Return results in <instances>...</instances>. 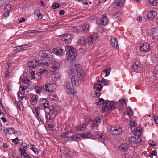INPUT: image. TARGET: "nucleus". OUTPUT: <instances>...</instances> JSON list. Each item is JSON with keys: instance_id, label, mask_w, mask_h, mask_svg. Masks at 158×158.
I'll use <instances>...</instances> for the list:
<instances>
[{"instance_id": "obj_1", "label": "nucleus", "mask_w": 158, "mask_h": 158, "mask_svg": "<svg viewBox=\"0 0 158 158\" xmlns=\"http://www.w3.org/2000/svg\"><path fill=\"white\" fill-rule=\"evenodd\" d=\"M65 50L68 54L67 59L70 61H73L77 55L75 50L72 47L69 45H67L65 47Z\"/></svg>"}, {"instance_id": "obj_2", "label": "nucleus", "mask_w": 158, "mask_h": 158, "mask_svg": "<svg viewBox=\"0 0 158 158\" xmlns=\"http://www.w3.org/2000/svg\"><path fill=\"white\" fill-rule=\"evenodd\" d=\"M116 103L114 101H109L106 100L103 103V107L101 110L102 112H104L107 110H112L115 109Z\"/></svg>"}, {"instance_id": "obj_3", "label": "nucleus", "mask_w": 158, "mask_h": 158, "mask_svg": "<svg viewBox=\"0 0 158 158\" xmlns=\"http://www.w3.org/2000/svg\"><path fill=\"white\" fill-rule=\"evenodd\" d=\"M20 80L21 81L26 84V85L23 86H24L27 88L28 89H32V85L30 84L31 81L28 79L26 73L24 74L23 75L21 76L20 77Z\"/></svg>"}, {"instance_id": "obj_4", "label": "nucleus", "mask_w": 158, "mask_h": 158, "mask_svg": "<svg viewBox=\"0 0 158 158\" xmlns=\"http://www.w3.org/2000/svg\"><path fill=\"white\" fill-rule=\"evenodd\" d=\"M81 68L80 67V65L77 64L73 65L70 67L69 71V73L71 75H73L76 72L77 73H81Z\"/></svg>"}, {"instance_id": "obj_5", "label": "nucleus", "mask_w": 158, "mask_h": 158, "mask_svg": "<svg viewBox=\"0 0 158 158\" xmlns=\"http://www.w3.org/2000/svg\"><path fill=\"white\" fill-rule=\"evenodd\" d=\"M64 88L66 89V92L69 94L75 92L73 84L70 81H67L65 82Z\"/></svg>"}, {"instance_id": "obj_6", "label": "nucleus", "mask_w": 158, "mask_h": 158, "mask_svg": "<svg viewBox=\"0 0 158 158\" xmlns=\"http://www.w3.org/2000/svg\"><path fill=\"white\" fill-rule=\"evenodd\" d=\"M140 139L138 137H131L129 139L130 144L132 148H135L137 146V144L140 141Z\"/></svg>"}, {"instance_id": "obj_7", "label": "nucleus", "mask_w": 158, "mask_h": 158, "mask_svg": "<svg viewBox=\"0 0 158 158\" xmlns=\"http://www.w3.org/2000/svg\"><path fill=\"white\" fill-rule=\"evenodd\" d=\"M50 63L51 64V68L53 69L52 71H55L60 68V63L52 59L49 60Z\"/></svg>"}, {"instance_id": "obj_8", "label": "nucleus", "mask_w": 158, "mask_h": 158, "mask_svg": "<svg viewBox=\"0 0 158 158\" xmlns=\"http://www.w3.org/2000/svg\"><path fill=\"white\" fill-rule=\"evenodd\" d=\"M111 133L114 135H118L122 133V129L119 127H111L110 128Z\"/></svg>"}, {"instance_id": "obj_9", "label": "nucleus", "mask_w": 158, "mask_h": 158, "mask_svg": "<svg viewBox=\"0 0 158 158\" xmlns=\"http://www.w3.org/2000/svg\"><path fill=\"white\" fill-rule=\"evenodd\" d=\"M71 35L69 34H63L60 37V39L66 43H69L71 41Z\"/></svg>"}, {"instance_id": "obj_10", "label": "nucleus", "mask_w": 158, "mask_h": 158, "mask_svg": "<svg viewBox=\"0 0 158 158\" xmlns=\"http://www.w3.org/2000/svg\"><path fill=\"white\" fill-rule=\"evenodd\" d=\"M106 15L104 14L103 15V17L101 19H98L96 21V22L98 24H102L103 25H106L107 24L108 22L107 19L106 18Z\"/></svg>"}, {"instance_id": "obj_11", "label": "nucleus", "mask_w": 158, "mask_h": 158, "mask_svg": "<svg viewBox=\"0 0 158 158\" xmlns=\"http://www.w3.org/2000/svg\"><path fill=\"white\" fill-rule=\"evenodd\" d=\"M53 53L57 55L62 56L64 53V51L61 48H54Z\"/></svg>"}, {"instance_id": "obj_12", "label": "nucleus", "mask_w": 158, "mask_h": 158, "mask_svg": "<svg viewBox=\"0 0 158 158\" xmlns=\"http://www.w3.org/2000/svg\"><path fill=\"white\" fill-rule=\"evenodd\" d=\"M58 149L61 152L60 156L62 158H64L63 156H66L69 152V150L64 146L60 147Z\"/></svg>"}, {"instance_id": "obj_13", "label": "nucleus", "mask_w": 158, "mask_h": 158, "mask_svg": "<svg viewBox=\"0 0 158 158\" xmlns=\"http://www.w3.org/2000/svg\"><path fill=\"white\" fill-rule=\"evenodd\" d=\"M80 78L77 75H73L71 78V82L74 85L78 86L79 84Z\"/></svg>"}, {"instance_id": "obj_14", "label": "nucleus", "mask_w": 158, "mask_h": 158, "mask_svg": "<svg viewBox=\"0 0 158 158\" xmlns=\"http://www.w3.org/2000/svg\"><path fill=\"white\" fill-rule=\"evenodd\" d=\"M87 124L86 123H85L82 124V125H78L75 127L76 131H78L81 132L85 130L86 128Z\"/></svg>"}, {"instance_id": "obj_15", "label": "nucleus", "mask_w": 158, "mask_h": 158, "mask_svg": "<svg viewBox=\"0 0 158 158\" xmlns=\"http://www.w3.org/2000/svg\"><path fill=\"white\" fill-rule=\"evenodd\" d=\"M96 137L98 140H100L103 143H106L108 140L107 135L104 134H102V135H97Z\"/></svg>"}, {"instance_id": "obj_16", "label": "nucleus", "mask_w": 158, "mask_h": 158, "mask_svg": "<svg viewBox=\"0 0 158 158\" xmlns=\"http://www.w3.org/2000/svg\"><path fill=\"white\" fill-rule=\"evenodd\" d=\"M89 27L88 24L84 23L81 25V29L83 33H87L89 31Z\"/></svg>"}, {"instance_id": "obj_17", "label": "nucleus", "mask_w": 158, "mask_h": 158, "mask_svg": "<svg viewBox=\"0 0 158 158\" xmlns=\"http://www.w3.org/2000/svg\"><path fill=\"white\" fill-rule=\"evenodd\" d=\"M98 35L96 33H94L91 35L90 37L89 38L88 40V43L91 44L94 41L96 40L98 38Z\"/></svg>"}, {"instance_id": "obj_18", "label": "nucleus", "mask_w": 158, "mask_h": 158, "mask_svg": "<svg viewBox=\"0 0 158 158\" xmlns=\"http://www.w3.org/2000/svg\"><path fill=\"white\" fill-rule=\"evenodd\" d=\"M149 49L150 46L148 44L146 43H143L140 47V50L141 51H148Z\"/></svg>"}, {"instance_id": "obj_19", "label": "nucleus", "mask_w": 158, "mask_h": 158, "mask_svg": "<svg viewBox=\"0 0 158 158\" xmlns=\"http://www.w3.org/2000/svg\"><path fill=\"white\" fill-rule=\"evenodd\" d=\"M110 43L111 45L114 48H117L118 46V44L117 39L114 36H110Z\"/></svg>"}, {"instance_id": "obj_20", "label": "nucleus", "mask_w": 158, "mask_h": 158, "mask_svg": "<svg viewBox=\"0 0 158 158\" xmlns=\"http://www.w3.org/2000/svg\"><path fill=\"white\" fill-rule=\"evenodd\" d=\"M47 51L44 50L41 51L39 53V56L41 57H46L50 58L51 56H52V52L48 53H47Z\"/></svg>"}, {"instance_id": "obj_21", "label": "nucleus", "mask_w": 158, "mask_h": 158, "mask_svg": "<svg viewBox=\"0 0 158 158\" xmlns=\"http://www.w3.org/2000/svg\"><path fill=\"white\" fill-rule=\"evenodd\" d=\"M100 119L97 117L95 118L92 124V127L94 129L95 127L96 128L100 124Z\"/></svg>"}, {"instance_id": "obj_22", "label": "nucleus", "mask_w": 158, "mask_h": 158, "mask_svg": "<svg viewBox=\"0 0 158 158\" xmlns=\"http://www.w3.org/2000/svg\"><path fill=\"white\" fill-rule=\"evenodd\" d=\"M43 89L44 90L47 91L51 92L53 90L52 85L49 83L43 86Z\"/></svg>"}, {"instance_id": "obj_23", "label": "nucleus", "mask_w": 158, "mask_h": 158, "mask_svg": "<svg viewBox=\"0 0 158 158\" xmlns=\"http://www.w3.org/2000/svg\"><path fill=\"white\" fill-rule=\"evenodd\" d=\"M38 64V61H36L35 60H32L28 62L27 64V66L28 67L34 68Z\"/></svg>"}, {"instance_id": "obj_24", "label": "nucleus", "mask_w": 158, "mask_h": 158, "mask_svg": "<svg viewBox=\"0 0 158 158\" xmlns=\"http://www.w3.org/2000/svg\"><path fill=\"white\" fill-rule=\"evenodd\" d=\"M157 14L156 12L151 10L147 14V18L150 20L153 19L156 16Z\"/></svg>"}, {"instance_id": "obj_25", "label": "nucleus", "mask_w": 158, "mask_h": 158, "mask_svg": "<svg viewBox=\"0 0 158 158\" xmlns=\"http://www.w3.org/2000/svg\"><path fill=\"white\" fill-rule=\"evenodd\" d=\"M39 65H40L41 66L46 67H48L49 65L48 60H40L38 61Z\"/></svg>"}, {"instance_id": "obj_26", "label": "nucleus", "mask_w": 158, "mask_h": 158, "mask_svg": "<svg viewBox=\"0 0 158 158\" xmlns=\"http://www.w3.org/2000/svg\"><path fill=\"white\" fill-rule=\"evenodd\" d=\"M122 0H115L114 6L116 8H118L119 7H121L123 6V4Z\"/></svg>"}, {"instance_id": "obj_27", "label": "nucleus", "mask_w": 158, "mask_h": 158, "mask_svg": "<svg viewBox=\"0 0 158 158\" xmlns=\"http://www.w3.org/2000/svg\"><path fill=\"white\" fill-rule=\"evenodd\" d=\"M152 32L153 33V34L150 36H149L148 39L150 38V37H152V39H154L155 36L158 37V27L153 29Z\"/></svg>"}, {"instance_id": "obj_28", "label": "nucleus", "mask_w": 158, "mask_h": 158, "mask_svg": "<svg viewBox=\"0 0 158 158\" xmlns=\"http://www.w3.org/2000/svg\"><path fill=\"white\" fill-rule=\"evenodd\" d=\"M128 147V145L127 143H125L118 147V148L121 151L124 152L127 150Z\"/></svg>"}, {"instance_id": "obj_29", "label": "nucleus", "mask_w": 158, "mask_h": 158, "mask_svg": "<svg viewBox=\"0 0 158 158\" xmlns=\"http://www.w3.org/2000/svg\"><path fill=\"white\" fill-rule=\"evenodd\" d=\"M5 133L7 134H13L15 132V129L13 128H8L5 129L4 130Z\"/></svg>"}, {"instance_id": "obj_30", "label": "nucleus", "mask_w": 158, "mask_h": 158, "mask_svg": "<svg viewBox=\"0 0 158 158\" xmlns=\"http://www.w3.org/2000/svg\"><path fill=\"white\" fill-rule=\"evenodd\" d=\"M73 135V133L71 132H68L66 133H63L61 134L60 136L63 137L69 138L71 137L72 139V136Z\"/></svg>"}, {"instance_id": "obj_31", "label": "nucleus", "mask_w": 158, "mask_h": 158, "mask_svg": "<svg viewBox=\"0 0 158 158\" xmlns=\"http://www.w3.org/2000/svg\"><path fill=\"white\" fill-rule=\"evenodd\" d=\"M47 72L45 69H41L38 70L37 75L39 76H41L43 74L46 75L48 73Z\"/></svg>"}, {"instance_id": "obj_32", "label": "nucleus", "mask_w": 158, "mask_h": 158, "mask_svg": "<svg viewBox=\"0 0 158 158\" xmlns=\"http://www.w3.org/2000/svg\"><path fill=\"white\" fill-rule=\"evenodd\" d=\"M141 64L139 61L136 60L133 63L132 65V68L133 69L136 70L140 67Z\"/></svg>"}, {"instance_id": "obj_33", "label": "nucleus", "mask_w": 158, "mask_h": 158, "mask_svg": "<svg viewBox=\"0 0 158 158\" xmlns=\"http://www.w3.org/2000/svg\"><path fill=\"white\" fill-rule=\"evenodd\" d=\"M126 114L129 116V118H131L133 116V114L132 111L131 109L129 108H127V110L125 112Z\"/></svg>"}, {"instance_id": "obj_34", "label": "nucleus", "mask_w": 158, "mask_h": 158, "mask_svg": "<svg viewBox=\"0 0 158 158\" xmlns=\"http://www.w3.org/2000/svg\"><path fill=\"white\" fill-rule=\"evenodd\" d=\"M26 45H21L17 46L15 48V50H17V51H22L26 49L27 47H25Z\"/></svg>"}, {"instance_id": "obj_35", "label": "nucleus", "mask_w": 158, "mask_h": 158, "mask_svg": "<svg viewBox=\"0 0 158 158\" xmlns=\"http://www.w3.org/2000/svg\"><path fill=\"white\" fill-rule=\"evenodd\" d=\"M94 87L96 90L100 91L102 88V86L101 84L98 82L94 84Z\"/></svg>"}, {"instance_id": "obj_36", "label": "nucleus", "mask_w": 158, "mask_h": 158, "mask_svg": "<svg viewBox=\"0 0 158 158\" xmlns=\"http://www.w3.org/2000/svg\"><path fill=\"white\" fill-rule=\"evenodd\" d=\"M85 39L83 37L81 36L79 38L78 41L77 43V45H82L85 42Z\"/></svg>"}, {"instance_id": "obj_37", "label": "nucleus", "mask_w": 158, "mask_h": 158, "mask_svg": "<svg viewBox=\"0 0 158 158\" xmlns=\"http://www.w3.org/2000/svg\"><path fill=\"white\" fill-rule=\"evenodd\" d=\"M27 147V145L25 143H22V146L19 149V151L20 152H26V148Z\"/></svg>"}, {"instance_id": "obj_38", "label": "nucleus", "mask_w": 158, "mask_h": 158, "mask_svg": "<svg viewBox=\"0 0 158 158\" xmlns=\"http://www.w3.org/2000/svg\"><path fill=\"white\" fill-rule=\"evenodd\" d=\"M40 109L38 107H36L35 109L33 110V112L34 114L36 115V116L37 118H38L39 117V113Z\"/></svg>"}, {"instance_id": "obj_39", "label": "nucleus", "mask_w": 158, "mask_h": 158, "mask_svg": "<svg viewBox=\"0 0 158 158\" xmlns=\"http://www.w3.org/2000/svg\"><path fill=\"white\" fill-rule=\"evenodd\" d=\"M47 124L48 125L49 127L52 129V130L55 131L56 130V127L55 125L53 124L50 123V122L47 121L46 122Z\"/></svg>"}, {"instance_id": "obj_40", "label": "nucleus", "mask_w": 158, "mask_h": 158, "mask_svg": "<svg viewBox=\"0 0 158 158\" xmlns=\"http://www.w3.org/2000/svg\"><path fill=\"white\" fill-rule=\"evenodd\" d=\"M80 134H74L73 133L72 136V140H74L76 139H79L81 138Z\"/></svg>"}, {"instance_id": "obj_41", "label": "nucleus", "mask_w": 158, "mask_h": 158, "mask_svg": "<svg viewBox=\"0 0 158 158\" xmlns=\"http://www.w3.org/2000/svg\"><path fill=\"white\" fill-rule=\"evenodd\" d=\"M80 134H81V137L86 138L87 137H88L89 136H91V134L89 132H85V133Z\"/></svg>"}, {"instance_id": "obj_42", "label": "nucleus", "mask_w": 158, "mask_h": 158, "mask_svg": "<svg viewBox=\"0 0 158 158\" xmlns=\"http://www.w3.org/2000/svg\"><path fill=\"white\" fill-rule=\"evenodd\" d=\"M37 98H36V96L35 95H33L31 99V102L32 103L33 105L35 104L37 102Z\"/></svg>"}, {"instance_id": "obj_43", "label": "nucleus", "mask_w": 158, "mask_h": 158, "mask_svg": "<svg viewBox=\"0 0 158 158\" xmlns=\"http://www.w3.org/2000/svg\"><path fill=\"white\" fill-rule=\"evenodd\" d=\"M110 68H109L108 69H107L103 71V72L102 73V74H105V76H107L109 75L110 73Z\"/></svg>"}, {"instance_id": "obj_44", "label": "nucleus", "mask_w": 158, "mask_h": 158, "mask_svg": "<svg viewBox=\"0 0 158 158\" xmlns=\"http://www.w3.org/2000/svg\"><path fill=\"white\" fill-rule=\"evenodd\" d=\"M49 98L54 100H57L58 99L57 95L53 94H49Z\"/></svg>"}, {"instance_id": "obj_45", "label": "nucleus", "mask_w": 158, "mask_h": 158, "mask_svg": "<svg viewBox=\"0 0 158 158\" xmlns=\"http://www.w3.org/2000/svg\"><path fill=\"white\" fill-rule=\"evenodd\" d=\"M148 1L149 4L153 6L156 5L158 3V0H148Z\"/></svg>"}, {"instance_id": "obj_46", "label": "nucleus", "mask_w": 158, "mask_h": 158, "mask_svg": "<svg viewBox=\"0 0 158 158\" xmlns=\"http://www.w3.org/2000/svg\"><path fill=\"white\" fill-rule=\"evenodd\" d=\"M5 108L3 107L2 104L1 103V104H0V115L2 114L5 113Z\"/></svg>"}, {"instance_id": "obj_47", "label": "nucleus", "mask_w": 158, "mask_h": 158, "mask_svg": "<svg viewBox=\"0 0 158 158\" xmlns=\"http://www.w3.org/2000/svg\"><path fill=\"white\" fill-rule=\"evenodd\" d=\"M136 125L135 122L132 119H131L130 121V123L129 124V126L132 129Z\"/></svg>"}, {"instance_id": "obj_48", "label": "nucleus", "mask_w": 158, "mask_h": 158, "mask_svg": "<svg viewBox=\"0 0 158 158\" xmlns=\"http://www.w3.org/2000/svg\"><path fill=\"white\" fill-rule=\"evenodd\" d=\"M43 87L41 86L36 85L35 86V89L36 90V92L38 93H40L41 91L42 90Z\"/></svg>"}, {"instance_id": "obj_49", "label": "nucleus", "mask_w": 158, "mask_h": 158, "mask_svg": "<svg viewBox=\"0 0 158 158\" xmlns=\"http://www.w3.org/2000/svg\"><path fill=\"white\" fill-rule=\"evenodd\" d=\"M98 81H99L100 82H102L103 84L106 85H108L109 84V82L108 80H106L104 79H102V80L101 81H99L98 80Z\"/></svg>"}, {"instance_id": "obj_50", "label": "nucleus", "mask_w": 158, "mask_h": 158, "mask_svg": "<svg viewBox=\"0 0 158 158\" xmlns=\"http://www.w3.org/2000/svg\"><path fill=\"white\" fill-rule=\"evenodd\" d=\"M135 132L136 135L138 136L141 133L140 128V127L138 128L135 131Z\"/></svg>"}, {"instance_id": "obj_51", "label": "nucleus", "mask_w": 158, "mask_h": 158, "mask_svg": "<svg viewBox=\"0 0 158 158\" xmlns=\"http://www.w3.org/2000/svg\"><path fill=\"white\" fill-rule=\"evenodd\" d=\"M49 105L48 102H47L43 104V105H41V106L43 109H44L46 108H48L49 107Z\"/></svg>"}, {"instance_id": "obj_52", "label": "nucleus", "mask_w": 158, "mask_h": 158, "mask_svg": "<svg viewBox=\"0 0 158 158\" xmlns=\"http://www.w3.org/2000/svg\"><path fill=\"white\" fill-rule=\"evenodd\" d=\"M148 143L149 145H150L151 146H152L153 147H155L156 146L155 142L152 140H149L148 141Z\"/></svg>"}, {"instance_id": "obj_53", "label": "nucleus", "mask_w": 158, "mask_h": 158, "mask_svg": "<svg viewBox=\"0 0 158 158\" xmlns=\"http://www.w3.org/2000/svg\"><path fill=\"white\" fill-rule=\"evenodd\" d=\"M60 6V5L58 3H55L52 6V8L53 9H56L58 8Z\"/></svg>"}, {"instance_id": "obj_54", "label": "nucleus", "mask_w": 158, "mask_h": 158, "mask_svg": "<svg viewBox=\"0 0 158 158\" xmlns=\"http://www.w3.org/2000/svg\"><path fill=\"white\" fill-rule=\"evenodd\" d=\"M21 88V91H23V92H27L28 91L27 90V88L24 86H21L19 88L20 89Z\"/></svg>"}, {"instance_id": "obj_55", "label": "nucleus", "mask_w": 158, "mask_h": 158, "mask_svg": "<svg viewBox=\"0 0 158 158\" xmlns=\"http://www.w3.org/2000/svg\"><path fill=\"white\" fill-rule=\"evenodd\" d=\"M18 96L21 98H22L23 97V96L24 94V92H23V91H20L19 90V91L18 92Z\"/></svg>"}, {"instance_id": "obj_56", "label": "nucleus", "mask_w": 158, "mask_h": 158, "mask_svg": "<svg viewBox=\"0 0 158 158\" xmlns=\"http://www.w3.org/2000/svg\"><path fill=\"white\" fill-rule=\"evenodd\" d=\"M119 102L122 105H126V100L124 99H120L119 100Z\"/></svg>"}, {"instance_id": "obj_57", "label": "nucleus", "mask_w": 158, "mask_h": 158, "mask_svg": "<svg viewBox=\"0 0 158 158\" xmlns=\"http://www.w3.org/2000/svg\"><path fill=\"white\" fill-rule=\"evenodd\" d=\"M46 118L48 120H51L52 119L50 115L48 113H46Z\"/></svg>"}, {"instance_id": "obj_58", "label": "nucleus", "mask_w": 158, "mask_h": 158, "mask_svg": "<svg viewBox=\"0 0 158 158\" xmlns=\"http://www.w3.org/2000/svg\"><path fill=\"white\" fill-rule=\"evenodd\" d=\"M153 77L154 80L158 79V73L156 72H153Z\"/></svg>"}, {"instance_id": "obj_59", "label": "nucleus", "mask_w": 158, "mask_h": 158, "mask_svg": "<svg viewBox=\"0 0 158 158\" xmlns=\"http://www.w3.org/2000/svg\"><path fill=\"white\" fill-rule=\"evenodd\" d=\"M48 101L45 99H41L40 101V103L41 106V105H43L44 103H46V102H47Z\"/></svg>"}, {"instance_id": "obj_60", "label": "nucleus", "mask_w": 158, "mask_h": 158, "mask_svg": "<svg viewBox=\"0 0 158 158\" xmlns=\"http://www.w3.org/2000/svg\"><path fill=\"white\" fill-rule=\"evenodd\" d=\"M104 102V99H100L99 100L98 102L97 103L98 105H100Z\"/></svg>"}, {"instance_id": "obj_61", "label": "nucleus", "mask_w": 158, "mask_h": 158, "mask_svg": "<svg viewBox=\"0 0 158 158\" xmlns=\"http://www.w3.org/2000/svg\"><path fill=\"white\" fill-rule=\"evenodd\" d=\"M21 155H23L25 158H29V157L28 155L26 153V152H23V153L22 152H21Z\"/></svg>"}, {"instance_id": "obj_62", "label": "nucleus", "mask_w": 158, "mask_h": 158, "mask_svg": "<svg viewBox=\"0 0 158 158\" xmlns=\"http://www.w3.org/2000/svg\"><path fill=\"white\" fill-rule=\"evenodd\" d=\"M13 143L15 144H17L19 142V139L16 138L12 140Z\"/></svg>"}, {"instance_id": "obj_63", "label": "nucleus", "mask_w": 158, "mask_h": 158, "mask_svg": "<svg viewBox=\"0 0 158 158\" xmlns=\"http://www.w3.org/2000/svg\"><path fill=\"white\" fill-rule=\"evenodd\" d=\"M6 0H0V5L2 6L6 3Z\"/></svg>"}, {"instance_id": "obj_64", "label": "nucleus", "mask_w": 158, "mask_h": 158, "mask_svg": "<svg viewBox=\"0 0 158 158\" xmlns=\"http://www.w3.org/2000/svg\"><path fill=\"white\" fill-rule=\"evenodd\" d=\"M40 11L39 9L36 10L35 12H34V14L35 16L36 15L37 16L38 15V14H40Z\"/></svg>"}]
</instances>
